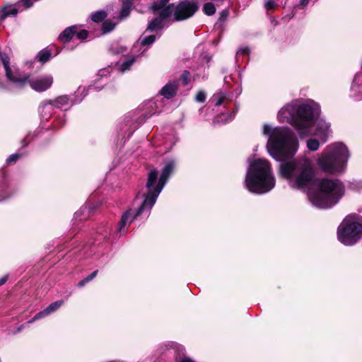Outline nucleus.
I'll use <instances>...</instances> for the list:
<instances>
[{"label":"nucleus","mask_w":362,"mask_h":362,"mask_svg":"<svg viewBox=\"0 0 362 362\" xmlns=\"http://www.w3.org/2000/svg\"><path fill=\"white\" fill-rule=\"evenodd\" d=\"M170 346L175 350V362H195L191 358L185 355V348L182 345L172 343Z\"/></svg>","instance_id":"obj_16"},{"label":"nucleus","mask_w":362,"mask_h":362,"mask_svg":"<svg viewBox=\"0 0 362 362\" xmlns=\"http://www.w3.org/2000/svg\"><path fill=\"white\" fill-rule=\"evenodd\" d=\"M344 187L339 180L322 179L316 190L308 192V199L317 208L327 209L336 204L344 195Z\"/></svg>","instance_id":"obj_5"},{"label":"nucleus","mask_w":362,"mask_h":362,"mask_svg":"<svg viewBox=\"0 0 362 362\" xmlns=\"http://www.w3.org/2000/svg\"><path fill=\"white\" fill-rule=\"evenodd\" d=\"M203 11L206 15L211 16L215 13L216 8L214 4L208 2L204 4Z\"/></svg>","instance_id":"obj_28"},{"label":"nucleus","mask_w":362,"mask_h":362,"mask_svg":"<svg viewBox=\"0 0 362 362\" xmlns=\"http://www.w3.org/2000/svg\"><path fill=\"white\" fill-rule=\"evenodd\" d=\"M169 1L170 0H158V2H154L151 5L150 9L155 13L167 7L168 6L166 5Z\"/></svg>","instance_id":"obj_22"},{"label":"nucleus","mask_w":362,"mask_h":362,"mask_svg":"<svg viewBox=\"0 0 362 362\" xmlns=\"http://www.w3.org/2000/svg\"><path fill=\"white\" fill-rule=\"evenodd\" d=\"M318 117L319 116L310 127L311 133L308 136L315 135L317 136L322 143H325L331 132L330 125L323 119H318Z\"/></svg>","instance_id":"obj_11"},{"label":"nucleus","mask_w":362,"mask_h":362,"mask_svg":"<svg viewBox=\"0 0 362 362\" xmlns=\"http://www.w3.org/2000/svg\"><path fill=\"white\" fill-rule=\"evenodd\" d=\"M115 27V24L109 21H105L102 25L103 33L110 32Z\"/></svg>","instance_id":"obj_31"},{"label":"nucleus","mask_w":362,"mask_h":362,"mask_svg":"<svg viewBox=\"0 0 362 362\" xmlns=\"http://www.w3.org/2000/svg\"><path fill=\"white\" fill-rule=\"evenodd\" d=\"M351 96L356 100H362V72L358 73L351 87Z\"/></svg>","instance_id":"obj_13"},{"label":"nucleus","mask_w":362,"mask_h":362,"mask_svg":"<svg viewBox=\"0 0 362 362\" xmlns=\"http://www.w3.org/2000/svg\"><path fill=\"white\" fill-rule=\"evenodd\" d=\"M86 211H88V207L86 206H84V207H82V208L81 209V210H80V211H77V212L75 214V215H76V216H78V214H79L80 213H84V212H86Z\"/></svg>","instance_id":"obj_43"},{"label":"nucleus","mask_w":362,"mask_h":362,"mask_svg":"<svg viewBox=\"0 0 362 362\" xmlns=\"http://www.w3.org/2000/svg\"><path fill=\"white\" fill-rule=\"evenodd\" d=\"M263 134L268 136L267 148L269 155L281 162L279 173L288 180L291 187L305 189L311 185L315 177L313 161L306 156L292 158L298 150V141L292 129L287 127H272L264 124Z\"/></svg>","instance_id":"obj_1"},{"label":"nucleus","mask_w":362,"mask_h":362,"mask_svg":"<svg viewBox=\"0 0 362 362\" xmlns=\"http://www.w3.org/2000/svg\"><path fill=\"white\" fill-rule=\"evenodd\" d=\"M198 9L197 4L194 1H183L177 6L173 4L174 21H181L192 17Z\"/></svg>","instance_id":"obj_10"},{"label":"nucleus","mask_w":362,"mask_h":362,"mask_svg":"<svg viewBox=\"0 0 362 362\" xmlns=\"http://www.w3.org/2000/svg\"><path fill=\"white\" fill-rule=\"evenodd\" d=\"M18 13V9L16 7H8L4 9L1 15V19H5L8 16H16Z\"/></svg>","instance_id":"obj_25"},{"label":"nucleus","mask_w":362,"mask_h":362,"mask_svg":"<svg viewBox=\"0 0 362 362\" xmlns=\"http://www.w3.org/2000/svg\"><path fill=\"white\" fill-rule=\"evenodd\" d=\"M245 185L247 189L256 194H264L275 186V177L268 160L262 158L248 159Z\"/></svg>","instance_id":"obj_4"},{"label":"nucleus","mask_w":362,"mask_h":362,"mask_svg":"<svg viewBox=\"0 0 362 362\" xmlns=\"http://www.w3.org/2000/svg\"><path fill=\"white\" fill-rule=\"evenodd\" d=\"M21 156V153L12 154L6 159V163L8 165L15 163Z\"/></svg>","instance_id":"obj_32"},{"label":"nucleus","mask_w":362,"mask_h":362,"mask_svg":"<svg viewBox=\"0 0 362 362\" xmlns=\"http://www.w3.org/2000/svg\"><path fill=\"white\" fill-rule=\"evenodd\" d=\"M0 59L7 78L6 84L0 82V91L15 92L22 89L27 83H29L33 90L42 92L48 89L53 83V78L51 75L28 80L29 76L28 75L21 74L17 68L10 66V59L6 54L0 52Z\"/></svg>","instance_id":"obj_3"},{"label":"nucleus","mask_w":362,"mask_h":362,"mask_svg":"<svg viewBox=\"0 0 362 362\" xmlns=\"http://www.w3.org/2000/svg\"><path fill=\"white\" fill-rule=\"evenodd\" d=\"M175 168V163L170 160L168 162L163 168L159 180L157 182L158 173L156 169L151 170L148 176L146 188L148 189L146 194V202L142 207L153 206L156 199L165 185L169 177L173 173Z\"/></svg>","instance_id":"obj_7"},{"label":"nucleus","mask_w":362,"mask_h":362,"mask_svg":"<svg viewBox=\"0 0 362 362\" xmlns=\"http://www.w3.org/2000/svg\"><path fill=\"white\" fill-rule=\"evenodd\" d=\"M98 274V270L94 271L90 274H89L88 276H86L83 280L80 281L78 284L79 287L83 286L86 283L89 282L92 279H93Z\"/></svg>","instance_id":"obj_30"},{"label":"nucleus","mask_w":362,"mask_h":362,"mask_svg":"<svg viewBox=\"0 0 362 362\" xmlns=\"http://www.w3.org/2000/svg\"><path fill=\"white\" fill-rule=\"evenodd\" d=\"M135 62V58L132 57L131 59H127L126 62H123L121 64L120 70L122 72H124L129 69L130 66L134 64Z\"/></svg>","instance_id":"obj_29"},{"label":"nucleus","mask_w":362,"mask_h":362,"mask_svg":"<svg viewBox=\"0 0 362 362\" xmlns=\"http://www.w3.org/2000/svg\"><path fill=\"white\" fill-rule=\"evenodd\" d=\"M63 300H57L51 303L46 309L36 314L33 320H37L50 315L59 309L63 305Z\"/></svg>","instance_id":"obj_15"},{"label":"nucleus","mask_w":362,"mask_h":362,"mask_svg":"<svg viewBox=\"0 0 362 362\" xmlns=\"http://www.w3.org/2000/svg\"><path fill=\"white\" fill-rule=\"evenodd\" d=\"M50 57L51 52L47 49L41 50L37 55L38 61L42 63L47 62L49 59Z\"/></svg>","instance_id":"obj_24"},{"label":"nucleus","mask_w":362,"mask_h":362,"mask_svg":"<svg viewBox=\"0 0 362 362\" xmlns=\"http://www.w3.org/2000/svg\"><path fill=\"white\" fill-rule=\"evenodd\" d=\"M265 8L269 10L275 9L277 6V4L273 0H267L264 3Z\"/></svg>","instance_id":"obj_35"},{"label":"nucleus","mask_w":362,"mask_h":362,"mask_svg":"<svg viewBox=\"0 0 362 362\" xmlns=\"http://www.w3.org/2000/svg\"><path fill=\"white\" fill-rule=\"evenodd\" d=\"M96 83L97 81H95L94 84L89 86L88 88H86V87H78L77 90L74 93V98L71 102V104H76L81 103L83 98L88 94V90L89 89L93 88L97 91L100 90L102 86H97Z\"/></svg>","instance_id":"obj_14"},{"label":"nucleus","mask_w":362,"mask_h":362,"mask_svg":"<svg viewBox=\"0 0 362 362\" xmlns=\"http://www.w3.org/2000/svg\"><path fill=\"white\" fill-rule=\"evenodd\" d=\"M76 37L79 40H85L88 37V31L86 30H79L78 28L77 32L76 33Z\"/></svg>","instance_id":"obj_34"},{"label":"nucleus","mask_w":362,"mask_h":362,"mask_svg":"<svg viewBox=\"0 0 362 362\" xmlns=\"http://www.w3.org/2000/svg\"><path fill=\"white\" fill-rule=\"evenodd\" d=\"M110 73V67L102 69L99 70L98 75H97V76L98 78V80H100L103 77L107 76Z\"/></svg>","instance_id":"obj_36"},{"label":"nucleus","mask_w":362,"mask_h":362,"mask_svg":"<svg viewBox=\"0 0 362 362\" xmlns=\"http://www.w3.org/2000/svg\"><path fill=\"white\" fill-rule=\"evenodd\" d=\"M65 123V121L62 118H59L57 120L55 121L54 126L55 127H62Z\"/></svg>","instance_id":"obj_40"},{"label":"nucleus","mask_w":362,"mask_h":362,"mask_svg":"<svg viewBox=\"0 0 362 362\" xmlns=\"http://www.w3.org/2000/svg\"><path fill=\"white\" fill-rule=\"evenodd\" d=\"M349 158L347 147L341 142L334 143L326 146L317 155L316 163L323 172L335 174L344 170Z\"/></svg>","instance_id":"obj_6"},{"label":"nucleus","mask_w":362,"mask_h":362,"mask_svg":"<svg viewBox=\"0 0 362 362\" xmlns=\"http://www.w3.org/2000/svg\"><path fill=\"white\" fill-rule=\"evenodd\" d=\"M54 107V105L52 103V100L47 101L42 104V105L40 106V112L42 119L47 120L50 117L53 112Z\"/></svg>","instance_id":"obj_19"},{"label":"nucleus","mask_w":362,"mask_h":362,"mask_svg":"<svg viewBox=\"0 0 362 362\" xmlns=\"http://www.w3.org/2000/svg\"><path fill=\"white\" fill-rule=\"evenodd\" d=\"M249 54V48L247 47L240 48L237 52V55H239V54Z\"/></svg>","instance_id":"obj_39"},{"label":"nucleus","mask_w":362,"mask_h":362,"mask_svg":"<svg viewBox=\"0 0 362 362\" xmlns=\"http://www.w3.org/2000/svg\"><path fill=\"white\" fill-rule=\"evenodd\" d=\"M339 240L345 245H353L362 236V217L359 215L347 216L338 228Z\"/></svg>","instance_id":"obj_8"},{"label":"nucleus","mask_w":362,"mask_h":362,"mask_svg":"<svg viewBox=\"0 0 362 362\" xmlns=\"http://www.w3.org/2000/svg\"><path fill=\"white\" fill-rule=\"evenodd\" d=\"M307 147L310 151H316L319 149L320 143L315 139H309L307 141Z\"/></svg>","instance_id":"obj_27"},{"label":"nucleus","mask_w":362,"mask_h":362,"mask_svg":"<svg viewBox=\"0 0 362 362\" xmlns=\"http://www.w3.org/2000/svg\"><path fill=\"white\" fill-rule=\"evenodd\" d=\"M309 1H310V0H300V4H301L302 6H306V5L308 4Z\"/></svg>","instance_id":"obj_45"},{"label":"nucleus","mask_w":362,"mask_h":362,"mask_svg":"<svg viewBox=\"0 0 362 362\" xmlns=\"http://www.w3.org/2000/svg\"><path fill=\"white\" fill-rule=\"evenodd\" d=\"M214 99L216 100V103H215V105L220 106L221 105H222V103L225 99V95L222 93H218V94L214 95Z\"/></svg>","instance_id":"obj_37"},{"label":"nucleus","mask_w":362,"mask_h":362,"mask_svg":"<svg viewBox=\"0 0 362 362\" xmlns=\"http://www.w3.org/2000/svg\"><path fill=\"white\" fill-rule=\"evenodd\" d=\"M7 279H8V276H4L2 278H1V279H0V286H1L4 284H5L6 281H7Z\"/></svg>","instance_id":"obj_44"},{"label":"nucleus","mask_w":362,"mask_h":362,"mask_svg":"<svg viewBox=\"0 0 362 362\" xmlns=\"http://www.w3.org/2000/svg\"><path fill=\"white\" fill-rule=\"evenodd\" d=\"M145 202L146 197L136 211L129 209L122 214L120 222L116 229V232L119 233V235H123L127 233L128 228L136 218V217L141 215H144L146 217L149 216L150 211L153 206L145 207L142 209Z\"/></svg>","instance_id":"obj_9"},{"label":"nucleus","mask_w":362,"mask_h":362,"mask_svg":"<svg viewBox=\"0 0 362 362\" xmlns=\"http://www.w3.org/2000/svg\"><path fill=\"white\" fill-rule=\"evenodd\" d=\"M320 112L319 105L314 101L300 104L292 102L284 105L277 117L279 122L291 124L301 137H305L311 133L310 127L320 115Z\"/></svg>","instance_id":"obj_2"},{"label":"nucleus","mask_w":362,"mask_h":362,"mask_svg":"<svg viewBox=\"0 0 362 362\" xmlns=\"http://www.w3.org/2000/svg\"><path fill=\"white\" fill-rule=\"evenodd\" d=\"M228 11L225 10V11H223L221 13V16L219 18V21H224L226 18L228 17Z\"/></svg>","instance_id":"obj_41"},{"label":"nucleus","mask_w":362,"mask_h":362,"mask_svg":"<svg viewBox=\"0 0 362 362\" xmlns=\"http://www.w3.org/2000/svg\"><path fill=\"white\" fill-rule=\"evenodd\" d=\"M52 101L54 107L57 108H65V110H66V107L69 105V98L67 95L59 96Z\"/></svg>","instance_id":"obj_20"},{"label":"nucleus","mask_w":362,"mask_h":362,"mask_svg":"<svg viewBox=\"0 0 362 362\" xmlns=\"http://www.w3.org/2000/svg\"><path fill=\"white\" fill-rule=\"evenodd\" d=\"M132 0H122V7L120 11V18H124L129 15Z\"/></svg>","instance_id":"obj_21"},{"label":"nucleus","mask_w":362,"mask_h":362,"mask_svg":"<svg viewBox=\"0 0 362 362\" xmlns=\"http://www.w3.org/2000/svg\"><path fill=\"white\" fill-rule=\"evenodd\" d=\"M21 3L25 8H30L33 4L30 0H22Z\"/></svg>","instance_id":"obj_42"},{"label":"nucleus","mask_w":362,"mask_h":362,"mask_svg":"<svg viewBox=\"0 0 362 362\" xmlns=\"http://www.w3.org/2000/svg\"><path fill=\"white\" fill-rule=\"evenodd\" d=\"M195 100L198 103H204L206 100V94L204 91H199L196 95Z\"/></svg>","instance_id":"obj_38"},{"label":"nucleus","mask_w":362,"mask_h":362,"mask_svg":"<svg viewBox=\"0 0 362 362\" xmlns=\"http://www.w3.org/2000/svg\"><path fill=\"white\" fill-rule=\"evenodd\" d=\"M159 16L151 21L146 28V31H153L157 29H162L163 21L170 17L173 12V4L168 5L167 7L158 11Z\"/></svg>","instance_id":"obj_12"},{"label":"nucleus","mask_w":362,"mask_h":362,"mask_svg":"<svg viewBox=\"0 0 362 362\" xmlns=\"http://www.w3.org/2000/svg\"><path fill=\"white\" fill-rule=\"evenodd\" d=\"M139 40H140V44L142 46L151 45L156 40V35H148V36L141 37Z\"/></svg>","instance_id":"obj_26"},{"label":"nucleus","mask_w":362,"mask_h":362,"mask_svg":"<svg viewBox=\"0 0 362 362\" xmlns=\"http://www.w3.org/2000/svg\"><path fill=\"white\" fill-rule=\"evenodd\" d=\"M77 30L76 25L69 26L60 34L59 39L63 42H67L75 36Z\"/></svg>","instance_id":"obj_18"},{"label":"nucleus","mask_w":362,"mask_h":362,"mask_svg":"<svg viewBox=\"0 0 362 362\" xmlns=\"http://www.w3.org/2000/svg\"><path fill=\"white\" fill-rule=\"evenodd\" d=\"M107 16V13L105 11H98L92 14L91 19L95 23H100L103 21Z\"/></svg>","instance_id":"obj_23"},{"label":"nucleus","mask_w":362,"mask_h":362,"mask_svg":"<svg viewBox=\"0 0 362 362\" xmlns=\"http://www.w3.org/2000/svg\"><path fill=\"white\" fill-rule=\"evenodd\" d=\"M178 88V83L176 81H170L168 83L160 90V94L165 98L170 99L175 95Z\"/></svg>","instance_id":"obj_17"},{"label":"nucleus","mask_w":362,"mask_h":362,"mask_svg":"<svg viewBox=\"0 0 362 362\" xmlns=\"http://www.w3.org/2000/svg\"><path fill=\"white\" fill-rule=\"evenodd\" d=\"M190 78V73L188 71H184L181 74L180 79L184 85L188 84Z\"/></svg>","instance_id":"obj_33"}]
</instances>
